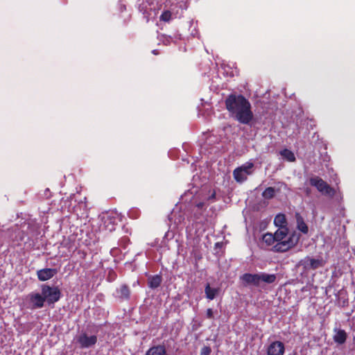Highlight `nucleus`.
Listing matches in <instances>:
<instances>
[{"label":"nucleus","mask_w":355,"mask_h":355,"mask_svg":"<svg viewBox=\"0 0 355 355\" xmlns=\"http://www.w3.org/2000/svg\"><path fill=\"white\" fill-rule=\"evenodd\" d=\"M225 107L230 116L240 123L249 125L254 114L250 101L241 94H230L225 101Z\"/></svg>","instance_id":"1"},{"label":"nucleus","mask_w":355,"mask_h":355,"mask_svg":"<svg viewBox=\"0 0 355 355\" xmlns=\"http://www.w3.org/2000/svg\"><path fill=\"white\" fill-rule=\"evenodd\" d=\"M309 183L312 187H315L322 195L333 198L336 191L325 181L318 176H313L309 179Z\"/></svg>","instance_id":"2"},{"label":"nucleus","mask_w":355,"mask_h":355,"mask_svg":"<svg viewBox=\"0 0 355 355\" xmlns=\"http://www.w3.org/2000/svg\"><path fill=\"white\" fill-rule=\"evenodd\" d=\"M41 293L44 300L51 305L58 302L61 297L60 290L57 286H50L47 284L41 286Z\"/></svg>","instance_id":"3"},{"label":"nucleus","mask_w":355,"mask_h":355,"mask_svg":"<svg viewBox=\"0 0 355 355\" xmlns=\"http://www.w3.org/2000/svg\"><path fill=\"white\" fill-rule=\"evenodd\" d=\"M300 237V234L294 232L291 234L287 239L277 242V243L273 245L272 250L274 252H286L298 243Z\"/></svg>","instance_id":"4"},{"label":"nucleus","mask_w":355,"mask_h":355,"mask_svg":"<svg viewBox=\"0 0 355 355\" xmlns=\"http://www.w3.org/2000/svg\"><path fill=\"white\" fill-rule=\"evenodd\" d=\"M138 9L144 15L146 21H149L150 17H155L157 15L153 0H139Z\"/></svg>","instance_id":"5"},{"label":"nucleus","mask_w":355,"mask_h":355,"mask_svg":"<svg viewBox=\"0 0 355 355\" xmlns=\"http://www.w3.org/2000/svg\"><path fill=\"white\" fill-rule=\"evenodd\" d=\"M27 299L29 304L28 308L31 309H41L44 305L45 301L42 293H31L28 295Z\"/></svg>","instance_id":"6"},{"label":"nucleus","mask_w":355,"mask_h":355,"mask_svg":"<svg viewBox=\"0 0 355 355\" xmlns=\"http://www.w3.org/2000/svg\"><path fill=\"white\" fill-rule=\"evenodd\" d=\"M299 265L302 266L305 270H316L323 266L322 259H313L310 257H306L300 260Z\"/></svg>","instance_id":"7"},{"label":"nucleus","mask_w":355,"mask_h":355,"mask_svg":"<svg viewBox=\"0 0 355 355\" xmlns=\"http://www.w3.org/2000/svg\"><path fill=\"white\" fill-rule=\"evenodd\" d=\"M77 343L82 349L94 347L97 343V336L95 335L88 336L86 333H82L77 338Z\"/></svg>","instance_id":"8"},{"label":"nucleus","mask_w":355,"mask_h":355,"mask_svg":"<svg viewBox=\"0 0 355 355\" xmlns=\"http://www.w3.org/2000/svg\"><path fill=\"white\" fill-rule=\"evenodd\" d=\"M284 352V344L281 341H274L269 345L267 355H283Z\"/></svg>","instance_id":"9"},{"label":"nucleus","mask_w":355,"mask_h":355,"mask_svg":"<svg viewBox=\"0 0 355 355\" xmlns=\"http://www.w3.org/2000/svg\"><path fill=\"white\" fill-rule=\"evenodd\" d=\"M58 270L56 268H43L37 271V276L40 281L44 282L47 281L53 277Z\"/></svg>","instance_id":"10"},{"label":"nucleus","mask_w":355,"mask_h":355,"mask_svg":"<svg viewBox=\"0 0 355 355\" xmlns=\"http://www.w3.org/2000/svg\"><path fill=\"white\" fill-rule=\"evenodd\" d=\"M241 279L245 285L258 286L260 284L259 274L245 273L241 277Z\"/></svg>","instance_id":"11"},{"label":"nucleus","mask_w":355,"mask_h":355,"mask_svg":"<svg viewBox=\"0 0 355 355\" xmlns=\"http://www.w3.org/2000/svg\"><path fill=\"white\" fill-rule=\"evenodd\" d=\"M116 296L121 300H128L130 297V290L126 284L121 285L116 289Z\"/></svg>","instance_id":"12"},{"label":"nucleus","mask_w":355,"mask_h":355,"mask_svg":"<svg viewBox=\"0 0 355 355\" xmlns=\"http://www.w3.org/2000/svg\"><path fill=\"white\" fill-rule=\"evenodd\" d=\"M182 40V36L180 34L175 33L173 35H160L159 40L162 41L164 44L169 45L171 43H176L178 41Z\"/></svg>","instance_id":"13"},{"label":"nucleus","mask_w":355,"mask_h":355,"mask_svg":"<svg viewBox=\"0 0 355 355\" xmlns=\"http://www.w3.org/2000/svg\"><path fill=\"white\" fill-rule=\"evenodd\" d=\"M335 334L334 336V340L335 343L342 345L344 344L347 339V334L345 330L340 329H334Z\"/></svg>","instance_id":"14"},{"label":"nucleus","mask_w":355,"mask_h":355,"mask_svg":"<svg viewBox=\"0 0 355 355\" xmlns=\"http://www.w3.org/2000/svg\"><path fill=\"white\" fill-rule=\"evenodd\" d=\"M162 282V277L160 275H151L148 278V286L152 289L158 288Z\"/></svg>","instance_id":"15"},{"label":"nucleus","mask_w":355,"mask_h":355,"mask_svg":"<svg viewBox=\"0 0 355 355\" xmlns=\"http://www.w3.org/2000/svg\"><path fill=\"white\" fill-rule=\"evenodd\" d=\"M288 229L285 227H279L274 234L276 242L282 241L288 239Z\"/></svg>","instance_id":"16"},{"label":"nucleus","mask_w":355,"mask_h":355,"mask_svg":"<svg viewBox=\"0 0 355 355\" xmlns=\"http://www.w3.org/2000/svg\"><path fill=\"white\" fill-rule=\"evenodd\" d=\"M295 218H296L297 229L302 233L307 234L308 231H309V228H308V226L306 225V224L305 223L302 216L299 213H296Z\"/></svg>","instance_id":"17"},{"label":"nucleus","mask_w":355,"mask_h":355,"mask_svg":"<svg viewBox=\"0 0 355 355\" xmlns=\"http://www.w3.org/2000/svg\"><path fill=\"white\" fill-rule=\"evenodd\" d=\"M206 297L209 300H214L219 293V288H211L209 284H207L205 288Z\"/></svg>","instance_id":"18"},{"label":"nucleus","mask_w":355,"mask_h":355,"mask_svg":"<svg viewBox=\"0 0 355 355\" xmlns=\"http://www.w3.org/2000/svg\"><path fill=\"white\" fill-rule=\"evenodd\" d=\"M233 175L235 180L238 182H243L247 180L248 173L242 171L241 168H236L233 171Z\"/></svg>","instance_id":"19"},{"label":"nucleus","mask_w":355,"mask_h":355,"mask_svg":"<svg viewBox=\"0 0 355 355\" xmlns=\"http://www.w3.org/2000/svg\"><path fill=\"white\" fill-rule=\"evenodd\" d=\"M259 283L261 282L272 284L276 280V275L275 274H267L265 272H261L259 274Z\"/></svg>","instance_id":"20"},{"label":"nucleus","mask_w":355,"mask_h":355,"mask_svg":"<svg viewBox=\"0 0 355 355\" xmlns=\"http://www.w3.org/2000/svg\"><path fill=\"white\" fill-rule=\"evenodd\" d=\"M279 154L282 156L283 158H284L285 159H286L288 162H295V156L294 153L291 150H290L287 148H285V149L281 150L279 152Z\"/></svg>","instance_id":"21"},{"label":"nucleus","mask_w":355,"mask_h":355,"mask_svg":"<svg viewBox=\"0 0 355 355\" xmlns=\"http://www.w3.org/2000/svg\"><path fill=\"white\" fill-rule=\"evenodd\" d=\"M275 195V189L273 187H269L266 188L262 193V196L265 199H272Z\"/></svg>","instance_id":"22"},{"label":"nucleus","mask_w":355,"mask_h":355,"mask_svg":"<svg viewBox=\"0 0 355 355\" xmlns=\"http://www.w3.org/2000/svg\"><path fill=\"white\" fill-rule=\"evenodd\" d=\"M274 223L279 227H284L286 224L285 216L284 214H277L274 219Z\"/></svg>","instance_id":"23"},{"label":"nucleus","mask_w":355,"mask_h":355,"mask_svg":"<svg viewBox=\"0 0 355 355\" xmlns=\"http://www.w3.org/2000/svg\"><path fill=\"white\" fill-rule=\"evenodd\" d=\"M263 241L267 245H272L274 244L275 241V238L274 236V234L271 233H266L263 236Z\"/></svg>","instance_id":"24"},{"label":"nucleus","mask_w":355,"mask_h":355,"mask_svg":"<svg viewBox=\"0 0 355 355\" xmlns=\"http://www.w3.org/2000/svg\"><path fill=\"white\" fill-rule=\"evenodd\" d=\"M254 167V164L252 162H247L245 164L242 165L239 168H241L242 171L245 173H248V175H251L252 173V168Z\"/></svg>","instance_id":"25"},{"label":"nucleus","mask_w":355,"mask_h":355,"mask_svg":"<svg viewBox=\"0 0 355 355\" xmlns=\"http://www.w3.org/2000/svg\"><path fill=\"white\" fill-rule=\"evenodd\" d=\"M171 18V12L168 10L164 11L160 16V21H169Z\"/></svg>","instance_id":"26"},{"label":"nucleus","mask_w":355,"mask_h":355,"mask_svg":"<svg viewBox=\"0 0 355 355\" xmlns=\"http://www.w3.org/2000/svg\"><path fill=\"white\" fill-rule=\"evenodd\" d=\"M129 243H130L129 238L128 236H123L119 240V245L120 246H121L122 248H125L126 246L129 244Z\"/></svg>","instance_id":"27"},{"label":"nucleus","mask_w":355,"mask_h":355,"mask_svg":"<svg viewBox=\"0 0 355 355\" xmlns=\"http://www.w3.org/2000/svg\"><path fill=\"white\" fill-rule=\"evenodd\" d=\"M193 220H197L198 219H199L202 214V211L195 209V208H193Z\"/></svg>","instance_id":"28"},{"label":"nucleus","mask_w":355,"mask_h":355,"mask_svg":"<svg viewBox=\"0 0 355 355\" xmlns=\"http://www.w3.org/2000/svg\"><path fill=\"white\" fill-rule=\"evenodd\" d=\"M211 349L209 346H204L201 349L200 355H210Z\"/></svg>","instance_id":"29"},{"label":"nucleus","mask_w":355,"mask_h":355,"mask_svg":"<svg viewBox=\"0 0 355 355\" xmlns=\"http://www.w3.org/2000/svg\"><path fill=\"white\" fill-rule=\"evenodd\" d=\"M339 304L343 306L348 305V299L347 297H340L339 298Z\"/></svg>","instance_id":"30"},{"label":"nucleus","mask_w":355,"mask_h":355,"mask_svg":"<svg viewBox=\"0 0 355 355\" xmlns=\"http://www.w3.org/2000/svg\"><path fill=\"white\" fill-rule=\"evenodd\" d=\"M205 207H206L205 203L204 202H200L196 205V207L194 208L201 210V211H203V209Z\"/></svg>","instance_id":"31"},{"label":"nucleus","mask_w":355,"mask_h":355,"mask_svg":"<svg viewBox=\"0 0 355 355\" xmlns=\"http://www.w3.org/2000/svg\"><path fill=\"white\" fill-rule=\"evenodd\" d=\"M207 318L209 319L214 318V313H213V311L211 309H208L207 310Z\"/></svg>","instance_id":"32"},{"label":"nucleus","mask_w":355,"mask_h":355,"mask_svg":"<svg viewBox=\"0 0 355 355\" xmlns=\"http://www.w3.org/2000/svg\"><path fill=\"white\" fill-rule=\"evenodd\" d=\"M215 196H216V194L215 193H212L210 196H209V199L211 200H214L215 199Z\"/></svg>","instance_id":"33"},{"label":"nucleus","mask_w":355,"mask_h":355,"mask_svg":"<svg viewBox=\"0 0 355 355\" xmlns=\"http://www.w3.org/2000/svg\"><path fill=\"white\" fill-rule=\"evenodd\" d=\"M354 311V309H352L350 311L347 312V313H346V315H347V316H349V315H351L352 314V313H353Z\"/></svg>","instance_id":"34"},{"label":"nucleus","mask_w":355,"mask_h":355,"mask_svg":"<svg viewBox=\"0 0 355 355\" xmlns=\"http://www.w3.org/2000/svg\"><path fill=\"white\" fill-rule=\"evenodd\" d=\"M221 245H222V243H221L218 242V243H216L215 244V246L217 248V247H220V246H221Z\"/></svg>","instance_id":"35"},{"label":"nucleus","mask_w":355,"mask_h":355,"mask_svg":"<svg viewBox=\"0 0 355 355\" xmlns=\"http://www.w3.org/2000/svg\"><path fill=\"white\" fill-rule=\"evenodd\" d=\"M152 53H153V54H155V55H157V54H158V51H157V50H153V51H152Z\"/></svg>","instance_id":"36"}]
</instances>
